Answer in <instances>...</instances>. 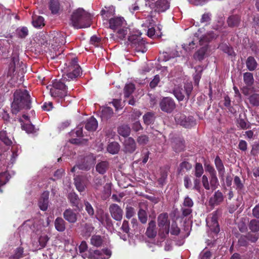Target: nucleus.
<instances>
[{
	"label": "nucleus",
	"mask_w": 259,
	"mask_h": 259,
	"mask_svg": "<svg viewBox=\"0 0 259 259\" xmlns=\"http://www.w3.org/2000/svg\"><path fill=\"white\" fill-rule=\"evenodd\" d=\"M100 13L102 16L106 15V16H113L115 14V8L113 6H105Z\"/></svg>",
	"instance_id": "72a5a7b5"
},
{
	"label": "nucleus",
	"mask_w": 259,
	"mask_h": 259,
	"mask_svg": "<svg viewBox=\"0 0 259 259\" xmlns=\"http://www.w3.org/2000/svg\"><path fill=\"white\" fill-rule=\"evenodd\" d=\"M126 25L123 17H111L109 20V27L113 30L119 28Z\"/></svg>",
	"instance_id": "2eb2a0df"
},
{
	"label": "nucleus",
	"mask_w": 259,
	"mask_h": 259,
	"mask_svg": "<svg viewBox=\"0 0 259 259\" xmlns=\"http://www.w3.org/2000/svg\"><path fill=\"white\" fill-rule=\"evenodd\" d=\"M128 39L133 46L136 47L137 52L144 53L146 51V48L144 47L145 41L141 36L133 34L128 36Z\"/></svg>",
	"instance_id": "ddd939ff"
},
{
	"label": "nucleus",
	"mask_w": 259,
	"mask_h": 259,
	"mask_svg": "<svg viewBox=\"0 0 259 259\" xmlns=\"http://www.w3.org/2000/svg\"><path fill=\"white\" fill-rule=\"evenodd\" d=\"M156 223L154 221H151L148 224L147 229L146 235L149 238H154L156 235L157 232L155 230Z\"/></svg>",
	"instance_id": "393cba45"
},
{
	"label": "nucleus",
	"mask_w": 259,
	"mask_h": 259,
	"mask_svg": "<svg viewBox=\"0 0 259 259\" xmlns=\"http://www.w3.org/2000/svg\"><path fill=\"white\" fill-rule=\"evenodd\" d=\"M0 141L7 146H10L12 144V141L8 137L6 131L0 132Z\"/></svg>",
	"instance_id": "37998d69"
},
{
	"label": "nucleus",
	"mask_w": 259,
	"mask_h": 259,
	"mask_svg": "<svg viewBox=\"0 0 259 259\" xmlns=\"http://www.w3.org/2000/svg\"><path fill=\"white\" fill-rule=\"evenodd\" d=\"M112 218L116 221H121L122 218L123 211L116 204H112L109 208Z\"/></svg>",
	"instance_id": "dca6fc26"
},
{
	"label": "nucleus",
	"mask_w": 259,
	"mask_h": 259,
	"mask_svg": "<svg viewBox=\"0 0 259 259\" xmlns=\"http://www.w3.org/2000/svg\"><path fill=\"white\" fill-rule=\"evenodd\" d=\"M31 23L34 27L37 29L41 28L46 24L44 17H32Z\"/></svg>",
	"instance_id": "cd10ccee"
},
{
	"label": "nucleus",
	"mask_w": 259,
	"mask_h": 259,
	"mask_svg": "<svg viewBox=\"0 0 259 259\" xmlns=\"http://www.w3.org/2000/svg\"><path fill=\"white\" fill-rule=\"evenodd\" d=\"M131 133V128L128 125H122L118 128V133L124 137L128 136Z\"/></svg>",
	"instance_id": "c9c22d12"
},
{
	"label": "nucleus",
	"mask_w": 259,
	"mask_h": 259,
	"mask_svg": "<svg viewBox=\"0 0 259 259\" xmlns=\"http://www.w3.org/2000/svg\"><path fill=\"white\" fill-rule=\"evenodd\" d=\"M227 22L230 26H234L238 24L237 17H228Z\"/></svg>",
	"instance_id": "338daca9"
},
{
	"label": "nucleus",
	"mask_w": 259,
	"mask_h": 259,
	"mask_svg": "<svg viewBox=\"0 0 259 259\" xmlns=\"http://www.w3.org/2000/svg\"><path fill=\"white\" fill-rule=\"evenodd\" d=\"M182 206L191 207L193 206V202L191 198L187 196L185 198Z\"/></svg>",
	"instance_id": "0e129e2a"
},
{
	"label": "nucleus",
	"mask_w": 259,
	"mask_h": 259,
	"mask_svg": "<svg viewBox=\"0 0 259 259\" xmlns=\"http://www.w3.org/2000/svg\"><path fill=\"white\" fill-rule=\"evenodd\" d=\"M120 149V146L117 142H111L107 147V151L111 154L117 153Z\"/></svg>",
	"instance_id": "ea45409f"
},
{
	"label": "nucleus",
	"mask_w": 259,
	"mask_h": 259,
	"mask_svg": "<svg viewBox=\"0 0 259 259\" xmlns=\"http://www.w3.org/2000/svg\"><path fill=\"white\" fill-rule=\"evenodd\" d=\"M23 248L22 247H18L15 250V253L13 255H11L9 259H19L23 257Z\"/></svg>",
	"instance_id": "8fccbe9b"
},
{
	"label": "nucleus",
	"mask_w": 259,
	"mask_h": 259,
	"mask_svg": "<svg viewBox=\"0 0 259 259\" xmlns=\"http://www.w3.org/2000/svg\"><path fill=\"white\" fill-rule=\"evenodd\" d=\"M144 122L145 124L149 125L154 122V115L152 112H148L143 116Z\"/></svg>",
	"instance_id": "a18cd8bd"
},
{
	"label": "nucleus",
	"mask_w": 259,
	"mask_h": 259,
	"mask_svg": "<svg viewBox=\"0 0 259 259\" xmlns=\"http://www.w3.org/2000/svg\"><path fill=\"white\" fill-rule=\"evenodd\" d=\"M180 124L186 128H190L195 124V120L192 117H186L181 115L178 121Z\"/></svg>",
	"instance_id": "aec40b11"
},
{
	"label": "nucleus",
	"mask_w": 259,
	"mask_h": 259,
	"mask_svg": "<svg viewBox=\"0 0 259 259\" xmlns=\"http://www.w3.org/2000/svg\"><path fill=\"white\" fill-rule=\"evenodd\" d=\"M218 219V213L215 211L210 214L206 219L207 226L212 232L216 234L220 232Z\"/></svg>",
	"instance_id": "9b49d317"
},
{
	"label": "nucleus",
	"mask_w": 259,
	"mask_h": 259,
	"mask_svg": "<svg viewBox=\"0 0 259 259\" xmlns=\"http://www.w3.org/2000/svg\"><path fill=\"white\" fill-rule=\"evenodd\" d=\"M109 164L107 161H103L98 163L96 167V170L100 174H104L108 168Z\"/></svg>",
	"instance_id": "473e14b6"
},
{
	"label": "nucleus",
	"mask_w": 259,
	"mask_h": 259,
	"mask_svg": "<svg viewBox=\"0 0 259 259\" xmlns=\"http://www.w3.org/2000/svg\"><path fill=\"white\" fill-rule=\"evenodd\" d=\"M49 238L47 235L43 234L40 236L38 238L39 245L36 247L37 249H40L44 248L49 240Z\"/></svg>",
	"instance_id": "a19ab883"
},
{
	"label": "nucleus",
	"mask_w": 259,
	"mask_h": 259,
	"mask_svg": "<svg viewBox=\"0 0 259 259\" xmlns=\"http://www.w3.org/2000/svg\"><path fill=\"white\" fill-rule=\"evenodd\" d=\"M169 7V3L167 0H158L152 8L150 14L148 16H155L165 12Z\"/></svg>",
	"instance_id": "1a4fd4ad"
},
{
	"label": "nucleus",
	"mask_w": 259,
	"mask_h": 259,
	"mask_svg": "<svg viewBox=\"0 0 259 259\" xmlns=\"http://www.w3.org/2000/svg\"><path fill=\"white\" fill-rule=\"evenodd\" d=\"M223 200L224 196L223 193L220 190H218L215 192L213 196L210 198L209 203L211 205H217L222 202Z\"/></svg>",
	"instance_id": "4be33fe9"
},
{
	"label": "nucleus",
	"mask_w": 259,
	"mask_h": 259,
	"mask_svg": "<svg viewBox=\"0 0 259 259\" xmlns=\"http://www.w3.org/2000/svg\"><path fill=\"white\" fill-rule=\"evenodd\" d=\"M214 163L220 177H223L225 174V167L222 160L217 156L214 160Z\"/></svg>",
	"instance_id": "bb28decb"
},
{
	"label": "nucleus",
	"mask_w": 259,
	"mask_h": 259,
	"mask_svg": "<svg viewBox=\"0 0 259 259\" xmlns=\"http://www.w3.org/2000/svg\"><path fill=\"white\" fill-rule=\"evenodd\" d=\"M22 127L27 133H32L34 132L35 127L34 125L31 124H25L23 125Z\"/></svg>",
	"instance_id": "052dcab7"
},
{
	"label": "nucleus",
	"mask_w": 259,
	"mask_h": 259,
	"mask_svg": "<svg viewBox=\"0 0 259 259\" xmlns=\"http://www.w3.org/2000/svg\"><path fill=\"white\" fill-rule=\"evenodd\" d=\"M139 219L143 224H145L147 221V213L145 210L140 209L138 212Z\"/></svg>",
	"instance_id": "603ef678"
},
{
	"label": "nucleus",
	"mask_w": 259,
	"mask_h": 259,
	"mask_svg": "<svg viewBox=\"0 0 259 259\" xmlns=\"http://www.w3.org/2000/svg\"><path fill=\"white\" fill-rule=\"evenodd\" d=\"M70 24L75 28L89 27L91 26V19L89 17H70Z\"/></svg>",
	"instance_id": "9d476101"
},
{
	"label": "nucleus",
	"mask_w": 259,
	"mask_h": 259,
	"mask_svg": "<svg viewBox=\"0 0 259 259\" xmlns=\"http://www.w3.org/2000/svg\"><path fill=\"white\" fill-rule=\"evenodd\" d=\"M248 99L250 103L253 106H259V94H253L249 97Z\"/></svg>",
	"instance_id": "09e8293b"
},
{
	"label": "nucleus",
	"mask_w": 259,
	"mask_h": 259,
	"mask_svg": "<svg viewBox=\"0 0 259 259\" xmlns=\"http://www.w3.org/2000/svg\"><path fill=\"white\" fill-rule=\"evenodd\" d=\"M246 65L249 71H253L256 68L257 63L253 57L250 56L246 60Z\"/></svg>",
	"instance_id": "2f4dec72"
},
{
	"label": "nucleus",
	"mask_w": 259,
	"mask_h": 259,
	"mask_svg": "<svg viewBox=\"0 0 259 259\" xmlns=\"http://www.w3.org/2000/svg\"><path fill=\"white\" fill-rule=\"evenodd\" d=\"M193 89L192 82H187L185 84L184 89L180 87H176L173 91V93L179 101L184 100L188 101L190 97Z\"/></svg>",
	"instance_id": "423d86ee"
},
{
	"label": "nucleus",
	"mask_w": 259,
	"mask_h": 259,
	"mask_svg": "<svg viewBox=\"0 0 259 259\" xmlns=\"http://www.w3.org/2000/svg\"><path fill=\"white\" fill-rule=\"evenodd\" d=\"M128 28L124 26L122 28L118 29L116 35L113 33L110 34V38L113 40H122L126 38Z\"/></svg>",
	"instance_id": "a211bd4d"
},
{
	"label": "nucleus",
	"mask_w": 259,
	"mask_h": 259,
	"mask_svg": "<svg viewBox=\"0 0 259 259\" xmlns=\"http://www.w3.org/2000/svg\"><path fill=\"white\" fill-rule=\"evenodd\" d=\"M149 141L148 137L146 135H142L137 138V142L140 145H145Z\"/></svg>",
	"instance_id": "bf43d9fd"
},
{
	"label": "nucleus",
	"mask_w": 259,
	"mask_h": 259,
	"mask_svg": "<svg viewBox=\"0 0 259 259\" xmlns=\"http://www.w3.org/2000/svg\"><path fill=\"white\" fill-rule=\"evenodd\" d=\"M181 210L184 216L186 217L192 213V209L191 207H187L182 206Z\"/></svg>",
	"instance_id": "e2e57ef3"
},
{
	"label": "nucleus",
	"mask_w": 259,
	"mask_h": 259,
	"mask_svg": "<svg viewBox=\"0 0 259 259\" xmlns=\"http://www.w3.org/2000/svg\"><path fill=\"white\" fill-rule=\"evenodd\" d=\"M64 219L71 223H74L77 220L76 213L70 208L67 209L63 213Z\"/></svg>",
	"instance_id": "5701e85b"
},
{
	"label": "nucleus",
	"mask_w": 259,
	"mask_h": 259,
	"mask_svg": "<svg viewBox=\"0 0 259 259\" xmlns=\"http://www.w3.org/2000/svg\"><path fill=\"white\" fill-rule=\"evenodd\" d=\"M91 243L95 246L99 247L103 243V239L99 235H94L91 239Z\"/></svg>",
	"instance_id": "c03bdc74"
},
{
	"label": "nucleus",
	"mask_w": 259,
	"mask_h": 259,
	"mask_svg": "<svg viewBox=\"0 0 259 259\" xmlns=\"http://www.w3.org/2000/svg\"><path fill=\"white\" fill-rule=\"evenodd\" d=\"M48 8L53 15L58 14L61 10V6L59 0H50L48 3Z\"/></svg>",
	"instance_id": "6ab92c4d"
},
{
	"label": "nucleus",
	"mask_w": 259,
	"mask_h": 259,
	"mask_svg": "<svg viewBox=\"0 0 259 259\" xmlns=\"http://www.w3.org/2000/svg\"><path fill=\"white\" fill-rule=\"evenodd\" d=\"M249 229L253 232L259 231V221L253 219L250 221L249 224Z\"/></svg>",
	"instance_id": "49530a36"
},
{
	"label": "nucleus",
	"mask_w": 259,
	"mask_h": 259,
	"mask_svg": "<svg viewBox=\"0 0 259 259\" xmlns=\"http://www.w3.org/2000/svg\"><path fill=\"white\" fill-rule=\"evenodd\" d=\"M98 127V122L95 118L92 117L87 121L85 128L89 131H94Z\"/></svg>",
	"instance_id": "a878e982"
},
{
	"label": "nucleus",
	"mask_w": 259,
	"mask_h": 259,
	"mask_svg": "<svg viewBox=\"0 0 259 259\" xmlns=\"http://www.w3.org/2000/svg\"><path fill=\"white\" fill-rule=\"evenodd\" d=\"M11 150L12 152L11 160L12 161H14L16 158L18 156L17 152L19 150V148L17 146L13 145L12 147Z\"/></svg>",
	"instance_id": "69168bd1"
},
{
	"label": "nucleus",
	"mask_w": 259,
	"mask_h": 259,
	"mask_svg": "<svg viewBox=\"0 0 259 259\" xmlns=\"http://www.w3.org/2000/svg\"><path fill=\"white\" fill-rule=\"evenodd\" d=\"M74 180L77 190L79 192L83 191L85 187V184L82 180V178L80 176H76Z\"/></svg>",
	"instance_id": "c85d7f7f"
},
{
	"label": "nucleus",
	"mask_w": 259,
	"mask_h": 259,
	"mask_svg": "<svg viewBox=\"0 0 259 259\" xmlns=\"http://www.w3.org/2000/svg\"><path fill=\"white\" fill-rule=\"evenodd\" d=\"M113 114L112 109L109 107H106L103 108L101 112V117L103 119H107L110 118Z\"/></svg>",
	"instance_id": "58836bf2"
},
{
	"label": "nucleus",
	"mask_w": 259,
	"mask_h": 259,
	"mask_svg": "<svg viewBox=\"0 0 259 259\" xmlns=\"http://www.w3.org/2000/svg\"><path fill=\"white\" fill-rule=\"evenodd\" d=\"M78 248L79 253L84 259H108L111 255V251L108 249L88 250L87 244L85 241L81 242Z\"/></svg>",
	"instance_id": "7ed1b4c3"
},
{
	"label": "nucleus",
	"mask_w": 259,
	"mask_h": 259,
	"mask_svg": "<svg viewBox=\"0 0 259 259\" xmlns=\"http://www.w3.org/2000/svg\"><path fill=\"white\" fill-rule=\"evenodd\" d=\"M85 209L90 215L94 214V210L91 204L88 201H85L84 202Z\"/></svg>",
	"instance_id": "4d7b16f0"
},
{
	"label": "nucleus",
	"mask_w": 259,
	"mask_h": 259,
	"mask_svg": "<svg viewBox=\"0 0 259 259\" xmlns=\"http://www.w3.org/2000/svg\"><path fill=\"white\" fill-rule=\"evenodd\" d=\"M172 146L177 152H179L184 149L185 145L184 141L180 139H176L172 142Z\"/></svg>",
	"instance_id": "c756f323"
},
{
	"label": "nucleus",
	"mask_w": 259,
	"mask_h": 259,
	"mask_svg": "<svg viewBox=\"0 0 259 259\" xmlns=\"http://www.w3.org/2000/svg\"><path fill=\"white\" fill-rule=\"evenodd\" d=\"M244 181L242 180L238 176H235L233 180L234 188L240 193L244 190Z\"/></svg>",
	"instance_id": "b1692460"
},
{
	"label": "nucleus",
	"mask_w": 259,
	"mask_h": 259,
	"mask_svg": "<svg viewBox=\"0 0 259 259\" xmlns=\"http://www.w3.org/2000/svg\"><path fill=\"white\" fill-rule=\"evenodd\" d=\"M28 28L25 26H20L16 30V36L20 38H25L28 35Z\"/></svg>",
	"instance_id": "7c9ffc66"
},
{
	"label": "nucleus",
	"mask_w": 259,
	"mask_h": 259,
	"mask_svg": "<svg viewBox=\"0 0 259 259\" xmlns=\"http://www.w3.org/2000/svg\"><path fill=\"white\" fill-rule=\"evenodd\" d=\"M135 89V85L130 83L126 84L124 88V98H127L132 94Z\"/></svg>",
	"instance_id": "4c0bfd02"
},
{
	"label": "nucleus",
	"mask_w": 259,
	"mask_h": 259,
	"mask_svg": "<svg viewBox=\"0 0 259 259\" xmlns=\"http://www.w3.org/2000/svg\"><path fill=\"white\" fill-rule=\"evenodd\" d=\"M202 183L204 188L207 190H214L219 185L217 175L210 176L209 183L207 177L205 175H203L202 179Z\"/></svg>",
	"instance_id": "f8f14e48"
},
{
	"label": "nucleus",
	"mask_w": 259,
	"mask_h": 259,
	"mask_svg": "<svg viewBox=\"0 0 259 259\" xmlns=\"http://www.w3.org/2000/svg\"><path fill=\"white\" fill-rule=\"evenodd\" d=\"M196 40H193L191 42H189V45H183V48L186 51H190L192 49H194V46L196 45L197 42L196 41H197L198 40V38H196Z\"/></svg>",
	"instance_id": "13d9d810"
},
{
	"label": "nucleus",
	"mask_w": 259,
	"mask_h": 259,
	"mask_svg": "<svg viewBox=\"0 0 259 259\" xmlns=\"http://www.w3.org/2000/svg\"><path fill=\"white\" fill-rule=\"evenodd\" d=\"M203 173V168L202 165L200 163H197L195 167V176L197 177H200Z\"/></svg>",
	"instance_id": "864d4df0"
},
{
	"label": "nucleus",
	"mask_w": 259,
	"mask_h": 259,
	"mask_svg": "<svg viewBox=\"0 0 259 259\" xmlns=\"http://www.w3.org/2000/svg\"><path fill=\"white\" fill-rule=\"evenodd\" d=\"M61 80H55L52 85L47 87L51 96L63 100L67 95V87L65 84L66 81L74 80L80 76L81 73V68L77 64L76 58H74L68 66L64 68Z\"/></svg>",
	"instance_id": "f257e3e1"
},
{
	"label": "nucleus",
	"mask_w": 259,
	"mask_h": 259,
	"mask_svg": "<svg viewBox=\"0 0 259 259\" xmlns=\"http://www.w3.org/2000/svg\"><path fill=\"white\" fill-rule=\"evenodd\" d=\"M237 124L242 129L250 128V124L249 122L242 118H239L237 120Z\"/></svg>",
	"instance_id": "3c124183"
},
{
	"label": "nucleus",
	"mask_w": 259,
	"mask_h": 259,
	"mask_svg": "<svg viewBox=\"0 0 259 259\" xmlns=\"http://www.w3.org/2000/svg\"><path fill=\"white\" fill-rule=\"evenodd\" d=\"M71 16H91V14L83 9L79 8L74 11Z\"/></svg>",
	"instance_id": "de8ad7c7"
},
{
	"label": "nucleus",
	"mask_w": 259,
	"mask_h": 259,
	"mask_svg": "<svg viewBox=\"0 0 259 259\" xmlns=\"http://www.w3.org/2000/svg\"><path fill=\"white\" fill-rule=\"evenodd\" d=\"M49 192H44L40 198L38 205L40 209L42 210H46L48 207Z\"/></svg>",
	"instance_id": "412c9836"
},
{
	"label": "nucleus",
	"mask_w": 259,
	"mask_h": 259,
	"mask_svg": "<svg viewBox=\"0 0 259 259\" xmlns=\"http://www.w3.org/2000/svg\"><path fill=\"white\" fill-rule=\"evenodd\" d=\"M169 221L166 213H161L158 217V225L160 228L159 235L165 238L169 232Z\"/></svg>",
	"instance_id": "0eeeda50"
},
{
	"label": "nucleus",
	"mask_w": 259,
	"mask_h": 259,
	"mask_svg": "<svg viewBox=\"0 0 259 259\" xmlns=\"http://www.w3.org/2000/svg\"><path fill=\"white\" fill-rule=\"evenodd\" d=\"M211 254L209 251H203L200 254L201 259H210Z\"/></svg>",
	"instance_id": "774afa93"
},
{
	"label": "nucleus",
	"mask_w": 259,
	"mask_h": 259,
	"mask_svg": "<svg viewBox=\"0 0 259 259\" xmlns=\"http://www.w3.org/2000/svg\"><path fill=\"white\" fill-rule=\"evenodd\" d=\"M68 198L72 206L79 208L78 204L79 202V199L76 193H70L68 194Z\"/></svg>",
	"instance_id": "f704fd0d"
},
{
	"label": "nucleus",
	"mask_w": 259,
	"mask_h": 259,
	"mask_svg": "<svg viewBox=\"0 0 259 259\" xmlns=\"http://www.w3.org/2000/svg\"><path fill=\"white\" fill-rule=\"evenodd\" d=\"M199 68H201V67L200 66H199V67L196 68V74H194V76H193L194 83L196 85L198 84L200 79L201 78V77L202 69H200L199 71H198V70Z\"/></svg>",
	"instance_id": "6e6d98bb"
},
{
	"label": "nucleus",
	"mask_w": 259,
	"mask_h": 259,
	"mask_svg": "<svg viewBox=\"0 0 259 259\" xmlns=\"http://www.w3.org/2000/svg\"><path fill=\"white\" fill-rule=\"evenodd\" d=\"M243 79L246 85L250 87L254 82L253 74L250 72H245L243 74Z\"/></svg>",
	"instance_id": "79ce46f5"
},
{
	"label": "nucleus",
	"mask_w": 259,
	"mask_h": 259,
	"mask_svg": "<svg viewBox=\"0 0 259 259\" xmlns=\"http://www.w3.org/2000/svg\"><path fill=\"white\" fill-rule=\"evenodd\" d=\"M160 107L161 110L167 113L171 112L176 108V104L173 99L165 97L160 102Z\"/></svg>",
	"instance_id": "4468645a"
},
{
	"label": "nucleus",
	"mask_w": 259,
	"mask_h": 259,
	"mask_svg": "<svg viewBox=\"0 0 259 259\" xmlns=\"http://www.w3.org/2000/svg\"><path fill=\"white\" fill-rule=\"evenodd\" d=\"M167 171L166 169H161L160 177L158 178V182L161 185H163L167 178Z\"/></svg>",
	"instance_id": "5fc2aeb1"
},
{
	"label": "nucleus",
	"mask_w": 259,
	"mask_h": 259,
	"mask_svg": "<svg viewBox=\"0 0 259 259\" xmlns=\"http://www.w3.org/2000/svg\"><path fill=\"white\" fill-rule=\"evenodd\" d=\"M65 223L61 218H57L55 221L56 229L59 232H63L65 229Z\"/></svg>",
	"instance_id": "e433bc0d"
},
{
	"label": "nucleus",
	"mask_w": 259,
	"mask_h": 259,
	"mask_svg": "<svg viewBox=\"0 0 259 259\" xmlns=\"http://www.w3.org/2000/svg\"><path fill=\"white\" fill-rule=\"evenodd\" d=\"M96 158L93 154L87 155L82 159L81 163L75 165L71 169L72 172H75L76 169L88 170L95 164Z\"/></svg>",
	"instance_id": "6e6552de"
},
{
	"label": "nucleus",
	"mask_w": 259,
	"mask_h": 259,
	"mask_svg": "<svg viewBox=\"0 0 259 259\" xmlns=\"http://www.w3.org/2000/svg\"><path fill=\"white\" fill-rule=\"evenodd\" d=\"M42 41L39 40L41 45H45L48 44L47 38L49 37V43H51L52 46H59L64 45L66 43V34L64 32L53 31L48 36L46 34H42L40 36Z\"/></svg>",
	"instance_id": "20e7f679"
},
{
	"label": "nucleus",
	"mask_w": 259,
	"mask_h": 259,
	"mask_svg": "<svg viewBox=\"0 0 259 259\" xmlns=\"http://www.w3.org/2000/svg\"><path fill=\"white\" fill-rule=\"evenodd\" d=\"M180 230L175 223H172L171 226L170 233L174 235H178Z\"/></svg>",
	"instance_id": "680f3d73"
},
{
	"label": "nucleus",
	"mask_w": 259,
	"mask_h": 259,
	"mask_svg": "<svg viewBox=\"0 0 259 259\" xmlns=\"http://www.w3.org/2000/svg\"><path fill=\"white\" fill-rule=\"evenodd\" d=\"M214 37V35L210 33L201 37L199 40L200 46H203L193 55L195 60L202 61L207 55L208 46L207 44Z\"/></svg>",
	"instance_id": "39448f33"
},
{
	"label": "nucleus",
	"mask_w": 259,
	"mask_h": 259,
	"mask_svg": "<svg viewBox=\"0 0 259 259\" xmlns=\"http://www.w3.org/2000/svg\"><path fill=\"white\" fill-rule=\"evenodd\" d=\"M123 149L126 153H133L136 149V144L134 139L131 137L125 139L123 142Z\"/></svg>",
	"instance_id": "f3484780"
},
{
	"label": "nucleus",
	"mask_w": 259,
	"mask_h": 259,
	"mask_svg": "<svg viewBox=\"0 0 259 259\" xmlns=\"http://www.w3.org/2000/svg\"><path fill=\"white\" fill-rule=\"evenodd\" d=\"M30 95L26 90H16L14 94V100L11 104L12 113L16 114L23 109H30Z\"/></svg>",
	"instance_id": "f03ea898"
}]
</instances>
